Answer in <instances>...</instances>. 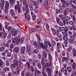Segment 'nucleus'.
<instances>
[{"instance_id": "obj_14", "label": "nucleus", "mask_w": 76, "mask_h": 76, "mask_svg": "<svg viewBox=\"0 0 76 76\" xmlns=\"http://www.w3.org/2000/svg\"><path fill=\"white\" fill-rule=\"evenodd\" d=\"M72 68L74 70H76V64L75 63L72 64Z\"/></svg>"}, {"instance_id": "obj_30", "label": "nucleus", "mask_w": 76, "mask_h": 76, "mask_svg": "<svg viewBox=\"0 0 76 76\" xmlns=\"http://www.w3.org/2000/svg\"><path fill=\"white\" fill-rule=\"evenodd\" d=\"M52 31L53 32V34H54V35H56V30L52 28Z\"/></svg>"}, {"instance_id": "obj_31", "label": "nucleus", "mask_w": 76, "mask_h": 76, "mask_svg": "<svg viewBox=\"0 0 76 76\" xmlns=\"http://www.w3.org/2000/svg\"><path fill=\"white\" fill-rule=\"evenodd\" d=\"M59 30L61 31H64L65 30V28L64 27H62L61 28H59Z\"/></svg>"}, {"instance_id": "obj_38", "label": "nucleus", "mask_w": 76, "mask_h": 76, "mask_svg": "<svg viewBox=\"0 0 76 76\" xmlns=\"http://www.w3.org/2000/svg\"><path fill=\"white\" fill-rule=\"evenodd\" d=\"M57 46L58 48H61V45L59 43H57Z\"/></svg>"}, {"instance_id": "obj_21", "label": "nucleus", "mask_w": 76, "mask_h": 76, "mask_svg": "<svg viewBox=\"0 0 76 76\" xmlns=\"http://www.w3.org/2000/svg\"><path fill=\"white\" fill-rule=\"evenodd\" d=\"M44 45L45 48H47L48 47V44L47 43V41H46V40H45Z\"/></svg>"}, {"instance_id": "obj_57", "label": "nucleus", "mask_w": 76, "mask_h": 76, "mask_svg": "<svg viewBox=\"0 0 76 76\" xmlns=\"http://www.w3.org/2000/svg\"><path fill=\"white\" fill-rule=\"evenodd\" d=\"M46 70L47 72H51V70H50V68H47L46 69Z\"/></svg>"}, {"instance_id": "obj_46", "label": "nucleus", "mask_w": 76, "mask_h": 76, "mask_svg": "<svg viewBox=\"0 0 76 76\" xmlns=\"http://www.w3.org/2000/svg\"><path fill=\"white\" fill-rule=\"evenodd\" d=\"M16 39H17V37H16L14 38L12 41V42L15 43L16 41Z\"/></svg>"}, {"instance_id": "obj_40", "label": "nucleus", "mask_w": 76, "mask_h": 76, "mask_svg": "<svg viewBox=\"0 0 76 76\" xmlns=\"http://www.w3.org/2000/svg\"><path fill=\"white\" fill-rule=\"evenodd\" d=\"M0 5L1 6V10H2L3 9H4V5H2V4L1 3H0Z\"/></svg>"}, {"instance_id": "obj_53", "label": "nucleus", "mask_w": 76, "mask_h": 76, "mask_svg": "<svg viewBox=\"0 0 76 76\" xmlns=\"http://www.w3.org/2000/svg\"><path fill=\"white\" fill-rule=\"evenodd\" d=\"M32 19L33 20H35L36 19V15H34V16H32Z\"/></svg>"}, {"instance_id": "obj_62", "label": "nucleus", "mask_w": 76, "mask_h": 76, "mask_svg": "<svg viewBox=\"0 0 76 76\" xmlns=\"http://www.w3.org/2000/svg\"><path fill=\"white\" fill-rule=\"evenodd\" d=\"M67 69H65V72H64V75H65V76H66L67 75Z\"/></svg>"}, {"instance_id": "obj_13", "label": "nucleus", "mask_w": 76, "mask_h": 76, "mask_svg": "<svg viewBox=\"0 0 76 76\" xmlns=\"http://www.w3.org/2000/svg\"><path fill=\"white\" fill-rule=\"evenodd\" d=\"M61 1L63 4H68V1H66L65 0H61Z\"/></svg>"}, {"instance_id": "obj_50", "label": "nucleus", "mask_w": 76, "mask_h": 76, "mask_svg": "<svg viewBox=\"0 0 76 76\" xmlns=\"http://www.w3.org/2000/svg\"><path fill=\"white\" fill-rule=\"evenodd\" d=\"M61 71L62 73H64V68L63 67L62 68L61 70Z\"/></svg>"}, {"instance_id": "obj_10", "label": "nucleus", "mask_w": 76, "mask_h": 76, "mask_svg": "<svg viewBox=\"0 0 76 76\" xmlns=\"http://www.w3.org/2000/svg\"><path fill=\"white\" fill-rule=\"evenodd\" d=\"M10 14L12 16H14L15 15V12H14V10H13L11 9L10 11Z\"/></svg>"}, {"instance_id": "obj_63", "label": "nucleus", "mask_w": 76, "mask_h": 76, "mask_svg": "<svg viewBox=\"0 0 76 76\" xmlns=\"http://www.w3.org/2000/svg\"><path fill=\"white\" fill-rule=\"evenodd\" d=\"M72 8H73V9H76V7L75 6V5H72Z\"/></svg>"}, {"instance_id": "obj_33", "label": "nucleus", "mask_w": 76, "mask_h": 76, "mask_svg": "<svg viewBox=\"0 0 76 76\" xmlns=\"http://www.w3.org/2000/svg\"><path fill=\"white\" fill-rule=\"evenodd\" d=\"M67 36H64L63 37V39L64 40H65V41H67L68 39L67 38Z\"/></svg>"}, {"instance_id": "obj_34", "label": "nucleus", "mask_w": 76, "mask_h": 76, "mask_svg": "<svg viewBox=\"0 0 76 76\" xmlns=\"http://www.w3.org/2000/svg\"><path fill=\"white\" fill-rule=\"evenodd\" d=\"M1 67V68H3L4 67V63H3L2 64H0Z\"/></svg>"}, {"instance_id": "obj_19", "label": "nucleus", "mask_w": 76, "mask_h": 76, "mask_svg": "<svg viewBox=\"0 0 76 76\" xmlns=\"http://www.w3.org/2000/svg\"><path fill=\"white\" fill-rule=\"evenodd\" d=\"M59 17L61 19H62V20H64V19H65V17L63 15H59Z\"/></svg>"}, {"instance_id": "obj_58", "label": "nucleus", "mask_w": 76, "mask_h": 76, "mask_svg": "<svg viewBox=\"0 0 76 76\" xmlns=\"http://www.w3.org/2000/svg\"><path fill=\"white\" fill-rule=\"evenodd\" d=\"M31 69L32 72H33L34 71V67H33L32 66H31Z\"/></svg>"}, {"instance_id": "obj_45", "label": "nucleus", "mask_w": 76, "mask_h": 76, "mask_svg": "<svg viewBox=\"0 0 76 76\" xmlns=\"http://www.w3.org/2000/svg\"><path fill=\"white\" fill-rule=\"evenodd\" d=\"M56 21L57 22V23H59L60 22V20L59 18H56Z\"/></svg>"}, {"instance_id": "obj_23", "label": "nucleus", "mask_w": 76, "mask_h": 76, "mask_svg": "<svg viewBox=\"0 0 76 76\" xmlns=\"http://www.w3.org/2000/svg\"><path fill=\"white\" fill-rule=\"evenodd\" d=\"M17 75H18L19 74V72H20V69H19V67H17Z\"/></svg>"}, {"instance_id": "obj_5", "label": "nucleus", "mask_w": 76, "mask_h": 76, "mask_svg": "<svg viewBox=\"0 0 76 76\" xmlns=\"http://www.w3.org/2000/svg\"><path fill=\"white\" fill-rule=\"evenodd\" d=\"M70 12V9L69 8H66L65 10L64 11V15L65 16L67 15V14H68V13H69Z\"/></svg>"}, {"instance_id": "obj_18", "label": "nucleus", "mask_w": 76, "mask_h": 76, "mask_svg": "<svg viewBox=\"0 0 76 76\" xmlns=\"http://www.w3.org/2000/svg\"><path fill=\"white\" fill-rule=\"evenodd\" d=\"M26 66H27L28 68H30V63L27 61L26 64Z\"/></svg>"}, {"instance_id": "obj_37", "label": "nucleus", "mask_w": 76, "mask_h": 76, "mask_svg": "<svg viewBox=\"0 0 76 76\" xmlns=\"http://www.w3.org/2000/svg\"><path fill=\"white\" fill-rule=\"evenodd\" d=\"M11 66L12 69H15V66H15L14 64H11Z\"/></svg>"}, {"instance_id": "obj_2", "label": "nucleus", "mask_w": 76, "mask_h": 76, "mask_svg": "<svg viewBox=\"0 0 76 76\" xmlns=\"http://www.w3.org/2000/svg\"><path fill=\"white\" fill-rule=\"evenodd\" d=\"M9 7V3L8 1H7L5 4V6L4 8L5 13L6 14L8 13V10Z\"/></svg>"}, {"instance_id": "obj_59", "label": "nucleus", "mask_w": 76, "mask_h": 76, "mask_svg": "<svg viewBox=\"0 0 76 76\" xmlns=\"http://www.w3.org/2000/svg\"><path fill=\"white\" fill-rule=\"evenodd\" d=\"M4 46H5V47H8V48L9 47V44L8 43L4 44Z\"/></svg>"}, {"instance_id": "obj_15", "label": "nucleus", "mask_w": 76, "mask_h": 76, "mask_svg": "<svg viewBox=\"0 0 76 76\" xmlns=\"http://www.w3.org/2000/svg\"><path fill=\"white\" fill-rule=\"evenodd\" d=\"M67 69L69 72H72V68L70 66H68L67 67Z\"/></svg>"}, {"instance_id": "obj_26", "label": "nucleus", "mask_w": 76, "mask_h": 76, "mask_svg": "<svg viewBox=\"0 0 76 76\" xmlns=\"http://www.w3.org/2000/svg\"><path fill=\"white\" fill-rule=\"evenodd\" d=\"M46 66L47 67H49V66H51V62H50V64L48 63H46L45 64Z\"/></svg>"}, {"instance_id": "obj_8", "label": "nucleus", "mask_w": 76, "mask_h": 76, "mask_svg": "<svg viewBox=\"0 0 76 76\" xmlns=\"http://www.w3.org/2000/svg\"><path fill=\"white\" fill-rule=\"evenodd\" d=\"M18 61L16 60H14L13 61L14 64L15 66H18L19 64H18Z\"/></svg>"}, {"instance_id": "obj_17", "label": "nucleus", "mask_w": 76, "mask_h": 76, "mask_svg": "<svg viewBox=\"0 0 76 76\" xmlns=\"http://www.w3.org/2000/svg\"><path fill=\"white\" fill-rule=\"evenodd\" d=\"M27 47H28V53L29 54H31V48L30 46H28V45H27Z\"/></svg>"}, {"instance_id": "obj_43", "label": "nucleus", "mask_w": 76, "mask_h": 76, "mask_svg": "<svg viewBox=\"0 0 76 76\" xmlns=\"http://www.w3.org/2000/svg\"><path fill=\"white\" fill-rule=\"evenodd\" d=\"M7 29H8V31L9 32L11 29H12V27L11 26H9L7 27Z\"/></svg>"}, {"instance_id": "obj_39", "label": "nucleus", "mask_w": 76, "mask_h": 76, "mask_svg": "<svg viewBox=\"0 0 76 76\" xmlns=\"http://www.w3.org/2000/svg\"><path fill=\"white\" fill-rule=\"evenodd\" d=\"M65 19H66V20H70V19H71V18L69 16H66Z\"/></svg>"}, {"instance_id": "obj_35", "label": "nucleus", "mask_w": 76, "mask_h": 76, "mask_svg": "<svg viewBox=\"0 0 76 76\" xmlns=\"http://www.w3.org/2000/svg\"><path fill=\"white\" fill-rule=\"evenodd\" d=\"M26 3V0H23V4L24 6H25Z\"/></svg>"}, {"instance_id": "obj_12", "label": "nucleus", "mask_w": 76, "mask_h": 76, "mask_svg": "<svg viewBox=\"0 0 76 76\" xmlns=\"http://www.w3.org/2000/svg\"><path fill=\"white\" fill-rule=\"evenodd\" d=\"M10 3L11 5H13L15 3V0H10Z\"/></svg>"}, {"instance_id": "obj_48", "label": "nucleus", "mask_w": 76, "mask_h": 76, "mask_svg": "<svg viewBox=\"0 0 76 76\" xmlns=\"http://www.w3.org/2000/svg\"><path fill=\"white\" fill-rule=\"evenodd\" d=\"M69 23L71 25H73V22L72 21H70Z\"/></svg>"}, {"instance_id": "obj_64", "label": "nucleus", "mask_w": 76, "mask_h": 76, "mask_svg": "<svg viewBox=\"0 0 76 76\" xmlns=\"http://www.w3.org/2000/svg\"><path fill=\"white\" fill-rule=\"evenodd\" d=\"M3 72L4 73H6V68H4L3 70Z\"/></svg>"}, {"instance_id": "obj_32", "label": "nucleus", "mask_w": 76, "mask_h": 76, "mask_svg": "<svg viewBox=\"0 0 76 76\" xmlns=\"http://www.w3.org/2000/svg\"><path fill=\"white\" fill-rule=\"evenodd\" d=\"M60 26H63L64 25V24H63V23L62 22L60 21L59 23H58Z\"/></svg>"}, {"instance_id": "obj_42", "label": "nucleus", "mask_w": 76, "mask_h": 76, "mask_svg": "<svg viewBox=\"0 0 76 76\" xmlns=\"http://www.w3.org/2000/svg\"><path fill=\"white\" fill-rule=\"evenodd\" d=\"M1 3H0L2 4V5L4 6V1L3 0H1Z\"/></svg>"}, {"instance_id": "obj_4", "label": "nucleus", "mask_w": 76, "mask_h": 76, "mask_svg": "<svg viewBox=\"0 0 76 76\" xmlns=\"http://www.w3.org/2000/svg\"><path fill=\"white\" fill-rule=\"evenodd\" d=\"M11 34L12 36H16L17 35V31H15L14 29H12L11 30Z\"/></svg>"}, {"instance_id": "obj_56", "label": "nucleus", "mask_w": 76, "mask_h": 76, "mask_svg": "<svg viewBox=\"0 0 76 76\" xmlns=\"http://www.w3.org/2000/svg\"><path fill=\"white\" fill-rule=\"evenodd\" d=\"M36 72L38 74V75H40L41 74V72L39 70H37Z\"/></svg>"}, {"instance_id": "obj_9", "label": "nucleus", "mask_w": 76, "mask_h": 76, "mask_svg": "<svg viewBox=\"0 0 76 76\" xmlns=\"http://www.w3.org/2000/svg\"><path fill=\"white\" fill-rule=\"evenodd\" d=\"M25 47H23L21 48V52L22 54H23L25 53V52L26 50Z\"/></svg>"}, {"instance_id": "obj_25", "label": "nucleus", "mask_w": 76, "mask_h": 76, "mask_svg": "<svg viewBox=\"0 0 76 76\" xmlns=\"http://www.w3.org/2000/svg\"><path fill=\"white\" fill-rule=\"evenodd\" d=\"M37 66H38L39 69H41V68H42L41 65L40 63H37Z\"/></svg>"}, {"instance_id": "obj_47", "label": "nucleus", "mask_w": 76, "mask_h": 76, "mask_svg": "<svg viewBox=\"0 0 76 76\" xmlns=\"http://www.w3.org/2000/svg\"><path fill=\"white\" fill-rule=\"evenodd\" d=\"M68 28L69 30H70V31H72V30H73V28L71 26H68Z\"/></svg>"}, {"instance_id": "obj_61", "label": "nucleus", "mask_w": 76, "mask_h": 76, "mask_svg": "<svg viewBox=\"0 0 76 76\" xmlns=\"http://www.w3.org/2000/svg\"><path fill=\"white\" fill-rule=\"evenodd\" d=\"M34 52L36 53V54H37L38 53V50L37 49L35 50L34 51Z\"/></svg>"}, {"instance_id": "obj_36", "label": "nucleus", "mask_w": 76, "mask_h": 76, "mask_svg": "<svg viewBox=\"0 0 76 76\" xmlns=\"http://www.w3.org/2000/svg\"><path fill=\"white\" fill-rule=\"evenodd\" d=\"M52 44L53 45H56V42L54 40H52Z\"/></svg>"}, {"instance_id": "obj_54", "label": "nucleus", "mask_w": 76, "mask_h": 76, "mask_svg": "<svg viewBox=\"0 0 76 76\" xmlns=\"http://www.w3.org/2000/svg\"><path fill=\"white\" fill-rule=\"evenodd\" d=\"M4 50V47H2L1 48H0V51H3Z\"/></svg>"}, {"instance_id": "obj_11", "label": "nucleus", "mask_w": 76, "mask_h": 76, "mask_svg": "<svg viewBox=\"0 0 76 76\" xmlns=\"http://www.w3.org/2000/svg\"><path fill=\"white\" fill-rule=\"evenodd\" d=\"M44 4L45 5V8L46 9H48V1H45V3H44Z\"/></svg>"}, {"instance_id": "obj_27", "label": "nucleus", "mask_w": 76, "mask_h": 76, "mask_svg": "<svg viewBox=\"0 0 76 76\" xmlns=\"http://www.w3.org/2000/svg\"><path fill=\"white\" fill-rule=\"evenodd\" d=\"M25 76H31L30 73L28 71L26 72L25 73Z\"/></svg>"}, {"instance_id": "obj_24", "label": "nucleus", "mask_w": 76, "mask_h": 76, "mask_svg": "<svg viewBox=\"0 0 76 76\" xmlns=\"http://www.w3.org/2000/svg\"><path fill=\"white\" fill-rule=\"evenodd\" d=\"M66 32H65V31H63L62 32V34L63 35H64V36H66V37H68V34H67Z\"/></svg>"}, {"instance_id": "obj_52", "label": "nucleus", "mask_w": 76, "mask_h": 76, "mask_svg": "<svg viewBox=\"0 0 76 76\" xmlns=\"http://www.w3.org/2000/svg\"><path fill=\"white\" fill-rule=\"evenodd\" d=\"M71 38H72V39L73 41H75V36H74V35H71Z\"/></svg>"}, {"instance_id": "obj_6", "label": "nucleus", "mask_w": 76, "mask_h": 76, "mask_svg": "<svg viewBox=\"0 0 76 76\" xmlns=\"http://www.w3.org/2000/svg\"><path fill=\"white\" fill-rule=\"evenodd\" d=\"M14 52L18 53L19 52V48L17 47H15L13 50Z\"/></svg>"}, {"instance_id": "obj_20", "label": "nucleus", "mask_w": 76, "mask_h": 76, "mask_svg": "<svg viewBox=\"0 0 76 76\" xmlns=\"http://www.w3.org/2000/svg\"><path fill=\"white\" fill-rule=\"evenodd\" d=\"M43 56L44 58H46L47 57V53H46V52L45 51H43Z\"/></svg>"}, {"instance_id": "obj_60", "label": "nucleus", "mask_w": 76, "mask_h": 76, "mask_svg": "<svg viewBox=\"0 0 76 76\" xmlns=\"http://www.w3.org/2000/svg\"><path fill=\"white\" fill-rule=\"evenodd\" d=\"M10 48H12L13 49V44H11L10 47Z\"/></svg>"}, {"instance_id": "obj_51", "label": "nucleus", "mask_w": 76, "mask_h": 76, "mask_svg": "<svg viewBox=\"0 0 76 76\" xmlns=\"http://www.w3.org/2000/svg\"><path fill=\"white\" fill-rule=\"evenodd\" d=\"M29 7L30 9V10L32 11L33 10V7H32V6L31 5H29Z\"/></svg>"}, {"instance_id": "obj_41", "label": "nucleus", "mask_w": 76, "mask_h": 76, "mask_svg": "<svg viewBox=\"0 0 76 76\" xmlns=\"http://www.w3.org/2000/svg\"><path fill=\"white\" fill-rule=\"evenodd\" d=\"M18 12L19 14H20V13H22V11L21 10L20 8H18Z\"/></svg>"}, {"instance_id": "obj_3", "label": "nucleus", "mask_w": 76, "mask_h": 76, "mask_svg": "<svg viewBox=\"0 0 76 76\" xmlns=\"http://www.w3.org/2000/svg\"><path fill=\"white\" fill-rule=\"evenodd\" d=\"M17 38V42L18 44H22L24 40V37H23L21 38L20 36H18Z\"/></svg>"}, {"instance_id": "obj_16", "label": "nucleus", "mask_w": 76, "mask_h": 76, "mask_svg": "<svg viewBox=\"0 0 76 76\" xmlns=\"http://www.w3.org/2000/svg\"><path fill=\"white\" fill-rule=\"evenodd\" d=\"M36 36L38 40V41H41V38L40 37V36L37 33L36 34Z\"/></svg>"}, {"instance_id": "obj_55", "label": "nucleus", "mask_w": 76, "mask_h": 76, "mask_svg": "<svg viewBox=\"0 0 76 76\" xmlns=\"http://www.w3.org/2000/svg\"><path fill=\"white\" fill-rule=\"evenodd\" d=\"M35 6V5H38L39 4V2L37 1H34Z\"/></svg>"}, {"instance_id": "obj_49", "label": "nucleus", "mask_w": 76, "mask_h": 76, "mask_svg": "<svg viewBox=\"0 0 76 76\" xmlns=\"http://www.w3.org/2000/svg\"><path fill=\"white\" fill-rule=\"evenodd\" d=\"M42 75L44 76H47V74L44 72H42Z\"/></svg>"}, {"instance_id": "obj_44", "label": "nucleus", "mask_w": 76, "mask_h": 76, "mask_svg": "<svg viewBox=\"0 0 76 76\" xmlns=\"http://www.w3.org/2000/svg\"><path fill=\"white\" fill-rule=\"evenodd\" d=\"M37 57L39 59L41 58V55L40 53H38Z\"/></svg>"}, {"instance_id": "obj_22", "label": "nucleus", "mask_w": 76, "mask_h": 76, "mask_svg": "<svg viewBox=\"0 0 76 76\" xmlns=\"http://www.w3.org/2000/svg\"><path fill=\"white\" fill-rule=\"evenodd\" d=\"M48 56H49V59L50 61H52V57H51V56L50 54L49 53L48 54Z\"/></svg>"}, {"instance_id": "obj_28", "label": "nucleus", "mask_w": 76, "mask_h": 76, "mask_svg": "<svg viewBox=\"0 0 76 76\" xmlns=\"http://www.w3.org/2000/svg\"><path fill=\"white\" fill-rule=\"evenodd\" d=\"M19 66L20 68H22L23 67V64H22V63L20 61H19Z\"/></svg>"}, {"instance_id": "obj_1", "label": "nucleus", "mask_w": 76, "mask_h": 76, "mask_svg": "<svg viewBox=\"0 0 76 76\" xmlns=\"http://www.w3.org/2000/svg\"><path fill=\"white\" fill-rule=\"evenodd\" d=\"M31 43L33 45H34V46L35 48H38L39 47H40L41 48H42L43 50H45V48H44V45H43V43L42 42L41 43V42H39V44L38 45L37 42H34L33 41H31Z\"/></svg>"}, {"instance_id": "obj_7", "label": "nucleus", "mask_w": 76, "mask_h": 76, "mask_svg": "<svg viewBox=\"0 0 76 76\" xmlns=\"http://www.w3.org/2000/svg\"><path fill=\"white\" fill-rule=\"evenodd\" d=\"M17 5H15V9H17L20 8V4H19V1H17Z\"/></svg>"}, {"instance_id": "obj_29", "label": "nucleus", "mask_w": 76, "mask_h": 76, "mask_svg": "<svg viewBox=\"0 0 76 76\" xmlns=\"http://www.w3.org/2000/svg\"><path fill=\"white\" fill-rule=\"evenodd\" d=\"M31 3L33 6H35V1H34L33 0H31L30 1Z\"/></svg>"}]
</instances>
